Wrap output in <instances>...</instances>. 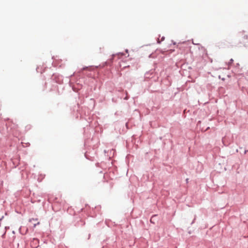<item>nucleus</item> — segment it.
<instances>
[{"instance_id":"1","label":"nucleus","mask_w":248,"mask_h":248,"mask_svg":"<svg viewBox=\"0 0 248 248\" xmlns=\"http://www.w3.org/2000/svg\"><path fill=\"white\" fill-rule=\"evenodd\" d=\"M177 47L180 49H183L184 50V54H187L190 50L189 47L185 43H179L177 45Z\"/></svg>"},{"instance_id":"3","label":"nucleus","mask_w":248,"mask_h":248,"mask_svg":"<svg viewBox=\"0 0 248 248\" xmlns=\"http://www.w3.org/2000/svg\"><path fill=\"white\" fill-rule=\"evenodd\" d=\"M30 222L32 223L33 225V227H35L37 225L39 224V222L37 221V219L31 218L30 219Z\"/></svg>"},{"instance_id":"2","label":"nucleus","mask_w":248,"mask_h":248,"mask_svg":"<svg viewBox=\"0 0 248 248\" xmlns=\"http://www.w3.org/2000/svg\"><path fill=\"white\" fill-rule=\"evenodd\" d=\"M39 245V240L37 239L34 238L31 243V246L33 248H37Z\"/></svg>"},{"instance_id":"6","label":"nucleus","mask_w":248,"mask_h":248,"mask_svg":"<svg viewBox=\"0 0 248 248\" xmlns=\"http://www.w3.org/2000/svg\"><path fill=\"white\" fill-rule=\"evenodd\" d=\"M232 61H233L232 59H231V62H232Z\"/></svg>"},{"instance_id":"5","label":"nucleus","mask_w":248,"mask_h":248,"mask_svg":"<svg viewBox=\"0 0 248 248\" xmlns=\"http://www.w3.org/2000/svg\"><path fill=\"white\" fill-rule=\"evenodd\" d=\"M115 56H116V55H112V58L113 59V58H114V57H115Z\"/></svg>"},{"instance_id":"4","label":"nucleus","mask_w":248,"mask_h":248,"mask_svg":"<svg viewBox=\"0 0 248 248\" xmlns=\"http://www.w3.org/2000/svg\"><path fill=\"white\" fill-rule=\"evenodd\" d=\"M244 38H246V39H248V36H246V35H245V36H244Z\"/></svg>"}]
</instances>
